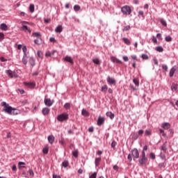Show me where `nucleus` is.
Wrapping results in <instances>:
<instances>
[{
    "label": "nucleus",
    "instance_id": "nucleus-20",
    "mask_svg": "<svg viewBox=\"0 0 178 178\" xmlns=\"http://www.w3.org/2000/svg\"><path fill=\"white\" fill-rule=\"evenodd\" d=\"M27 59H29V56L27 55H23L22 62L25 66L27 65Z\"/></svg>",
    "mask_w": 178,
    "mask_h": 178
},
{
    "label": "nucleus",
    "instance_id": "nucleus-2",
    "mask_svg": "<svg viewBox=\"0 0 178 178\" xmlns=\"http://www.w3.org/2000/svg\"><path fill=\"white\" fill-rule=\"evenodd\" d=\"M121 12L124 16L131 15V8L130 6H124L121 8Z\"/></svg>",
    "mask_w": 178,
    "mask_h": 178
},
{
    "label": "nucleus",
    "instance_id": "nucleus-42",
    "mask_svg": "<svg viewBox=\"0 0 178 178\" xmlns=\"http://www.w3.org/2000/svg\"><path fill=\"white\" fill-rule=\"evenodd\" d=\"M22 52H23V55H27V47L24 46L22 47Z\"/></svg>",
    "mask_w": 178,
    "mask_h": 178
},
{
    "label": "nucleus",
    "instance_id": "nucleus-19",
    "mask_svg": "<svg viewBox=\"0 0 178 178\" xmlns=\"http://www.w3.org/2000/svg\"><path fill=\"white\" fill-rule=\"evenodd\" d=\"M138 17L139 19H145V15H144V11L143 10H140L138 12Z\"/></svg>",
    "mask_w": 178,
    "mask_h": 178
},
{
    "label": "nucleus",
    "instance_id": "nucleus-43",
    "mask_svg": "<svg viewBox=\"0 0 178 178\" xmlns=\"http://www.w3.org/2000/svg\"><path fill=\"white\" fill-rule=\"evenodd\" d=\"M31 13H34V4H31L29 6Z\"/></svg>",
    "mask_w": 178,
    "mask_h": 178
},
{
    "label": "nucleus",
    "instance_id": "nucleus-48",
    "mask_svg": "<svg viewBox=\"0 0 178 178\" xmlns=\"http://www.w3.org/2000/svg\"><path fill=\"white\" fill-rule=\"evenodd\" d=\"M141 58L142 59H143V60H147V59L149 58L148 55L147 54H142Z\"/></svg>",
    "mask_w": 178,
    "mask_h": 178
},
{
    "label": "nucleus",
    "instance_id": "nucleus-33",
    "mask_svg": "<svg viewBox=\"0 0 178 178\" xmlns=\"http://www.w3.org/2000/svg\"><path fill=\"white\" fill-rule=\"evenodd\" d=\"M81 114L83 115V116H88V111H87V110L83 108L81 111Z\"/></svg>",
    "mask_w": 178,
    "mask_h": 178
},
{
    "label": "nucleus",
    "instance_id": "nucleus-26",
    "mask_svg": "<svg viewBox=\"0 0 178 178\" xmlns=\"http://www.w3.org/2000/svg\"><path fill=\"white\" fill-rule=\"evenodd\" d=\"M152 134V130L148 129L145 131V136H149Z\"/></svg>",
    "mask_w": 178,
    "mask_h": 178
},
{
    "label": "nucleus",
    "instance_id": "nucleus-34",
    "mask_svg": "<svg viewBox=\"0 0 178 178\" xmlns=\"http://www.w3.org/2000/svg\"><path fill=\"white\" fill-rule=\"evenodd\" d=\"M161 151H163V152H166V151H168V147H166V143L162 145Z\"/></svg>",
    "mask_w": 178,
    "mask_h": 178
},
{
    "label": "nucleus",
    "instance_id": "nucleus-64",
    "mask_svg": "<svg viewBox=\"0 0 178 178\" xmlns=\"http://www.w3.org/2000/svg\"><path fill=\"white\" fill-rule=\"evenodd\" d=\"M53 178H62L60 177V175L53 174Z\"/></svg>",
    "mask_w": 178,
    "mask_h": 178
},
{
    "label": "nucleus",
    "instance_id": "nucleus-45",
    "mask_svg": "<svg viewBox=\"0 0 178 178\" xmlns=\"http://www.w3.org/2000/svg\"><path fill=\"white\" fill-rule=\"evenodd\" d=\"M159 131L160 134H161L163 137H166V134L165 133V131L163 129H159Z\"/></svg>",
    "mask_w": 178,
    "mask_h": 178
},
{
    "label": "nucleus",
    "instance_id": "nucleus-22",
    "mask_svg": "<svg viewBox=\"0 0 178 178\" xmlns=\"http://www.w3.org/2000/svg\"><path fill=\"white\" fill-rule=\"evenodd\" d=\"M106 116L109 118L111 120L115 118V114L111 111L106 113Z\"/></svg>",
    "mask_w": 178,
    "mask_h": 178
},
{
    "label": "nucleus",
    "instance_id": "nucleus-32",
    "mask_svg": "<svg viewBox=\"0 0 178 178\" xmlns=\"http://www.w3.org/2000/svg\"><path fill=\"white\" fill-rule=\"evenodd\" d=\"M155 49L157 51V52H163V47L161 46L156 47Z\"/></svg>",
    "mask_w": 178,
    "mask_h": 178
},
{
    "label": "nucleus",
    "instance_id": "nucleus-10",
    "mask_svg": "<svg viewBox=\"0 0 178 178\" xmlns=\"http://www.w3.org/2000/svg\"><path fill=\"white\" fill-rule=\"evenodd\" d=\"M24 84L28 88H34L35 87V82H24Z\"/></svg>",
    "mask_w": 178,
    "mask_h": 178
},
{
    "label": "nucleus",
    "instance_id": "nucleus-16",
    "mask_svg": "<svg viewBox=\"0 0 178 178\" xmlns=\"http://www.w3.org/2000/svg\"><path fill=\"white\" fill-rule=\"evenodd\" d=\"M171 90L173 92H178V85L173 83L171 86Z\"/></svg>",
    "mask_w": 178,
    "mask_h": 178
},
{
    "label": "nucleus",
    "instance_id": "nucleus-4",
    "mask_svg": "<svg viewBox=\"0 0 178 178\" xmlns=\"http://www.w3.org/2000/svg\"><path fill=\"white\" fill-rule=\"evenodd\" d=\"M140 166L145 165L148 162V158L145 156V152H142L141 159L138 160Z\"/></svg>",
    "mask_w": 178,
    "mask_h": 178
},
{
    "label": "nucleus",
    "instance_id": "nucleus-7",
    "mask_svg": "<svg viewBox=\"0 0 178 178\" xmlns=\"http://www.w3.org/2000/svg\"><path fill=\"white\" fill-rule=\"evenodd\" d=\"M64 62H67V63H70V65H74V61L73 60V58L72 56H66L65 58H63Z\"/></svg>",
    "mask_w": 178,
    "mask_h": 178
},
{
    "label": "nucleus",
    "instance_id": "nucleus-60",
    "mask_svg": "<svg viewBox=\"0 0 178 178\" xmlns=\"http://www.w3.org/2000/svg\"><path fill=\"white\" fill-rule=\"evenodd\" d=\"M30 176H34V171L32 169H29V170Z\"/></svg>",
    "mask_w": 178,
    "mask_h": 178
},
{
    "label": "nucleus",
    "instance_id": "nucleus-9",
    "mask_svg": "<svg viewBox=\"0 0 178 178\" xmlns=\"http://www.w3.org/2000/svg\"><path fill=\"white\" fill-rule=\"evenodd\" d=\"M44 102L46 106H52V105L54 104V100H51L50 98L44 99Z\"/></svg>",
    "mask_w": 178,
    "mask_h": 178
},
{
    "label": "nucleus",
    "instance_id": "nucleus-35",
    "mask_svg": "<svg viewBox=\"0 0 178 178\" xmlns=\"http://www.w3.org/2000/svg\"><path fill=\"white\" fill-rule=\"evenodd\" d=\"M102 92H106V91H108V86L104 85L102 87Z\"/></svg>",
    "mask_w": 178,
    "mask_h": 178
},
{
    "label": "nucleus",
    "instance_id": "nucleus-14",
    "mask_svg": "<svg viewBox=\"0 0 178 178\" xmlns=\"http://www.w3.org/2000/svg\"><path fill=\"white\" fill-rule=\"evenodd\" d=\"M105 123V118H102L101 116H99L98 120H97V124L98 126H102Z\"/></svg>",
    "mask_w": 178,
    "mask_h": 178
},
{
    "label": "nucleus",
    "instance_id": "nucleus-57",
    "mask_svg": "<svg viewBox=\"0 0 178 178\" xmlns=\"http://www.w3.org/2000/svg\"><path fill=\"white\" fill-rule=\"evenodd\" d=\"M89 178H97V172H93Z\"/></svg>",
    "mask_w": 178,
    "mask_h": 178
},
{
    "label": "nucleus",
    "instance_id": "nucleus-50",
    "mask_svg": "<svg viewBox=\"0 0 178 178\" xmlns=\"http://www.w3.org/2000/svg\"><path fill=\"white\" fill-rule=\"evenodd\" d=\"M37 55H38V58H40V59H42V51H41L40 50L38 51Z\"/></svg>",
    "mask_w": 178,
    "mask_h": 178
},
{
    "label": "nucleus",
    "instance_id": "nucleus-25",
    "mask_svg": "<svg viewBox=\"0 0 178 178\" xmlns=\"http://www.w3.org/2000/svg\"><path fill=\"white\" fill-rule=\"evenodd\" d=\"M63 30V28L62 27L61 25H58V26L55 29L56 33H62Z\"/></svg>",
    "mask_w": 178,
    "mask_h": 178
},
{
    "label": "nucleus",
    "instance_id": "nucleus-17",
    "mask_svg": "<svg viewBox=\"0 0 178 178\" xmlns=\"http://www.w3.org/2000/svg\"><path fill=\"white\" fill-rule=\"evenodd\" d=\"M47 140L49 144H54V143H55V136H54V135H50L47 137Z\"/></svg>",
    "mask_w": 178,
    "mask_h": 178
},
{
    "label": "nucleus",
    "instance_id": "nucleus-54",
    "mask_svg": "<svg viewBox=\"0 0 178 178\" xmlns=\"http://www.w3.org/2000/svg\"><path fill=\"white\" fill-rule=\"evenodd\" d=\"M161 67H162V69L163 70H165V72H168V65H165V64H163L162 65H161Z\"/></svg>",
    "mask_w": 178,
    "mask_h": 178
},
{
    "label": "nucleus",
    "instance_id": "nucleus-12",
    "mask_svg": "<svg viewBox=\"0 0 178 178\" xmlns=\"http://www.w3.org/2000/svg\"><path fill=\"white\" fill-rule=\"evenodd\" d=\"M111 62H113V63H120V65H122V60H119V58H118L115 56H111Z\"/></svg>",
    "mask_w": 178,
    "mask_h": 178
},
{
    "label": "nucleus",
    "instance_id": "nucleus-61",
    "mask_svg": "<svg viewBox=\"0 0 178 178\" xmlns=\"http://www.w3.org/2000/svg\"><path fill=\"white\" fill-rule=\"evenodd\" d=\"M138 134L139 136H142L143 134H144V130L140 129V130L138 131Z\"/></svg>",
    "mask_w": 178,
    "mask_h": 178
},
{
    "label": "nucleus",
    "instance_id": "nucleus-3",
    "mask_svg": "<svg viewBox=\"0 0 178 178\" xmlns=\"http://www.w3.org/2000/svg\"><path fill=\"white\" fill-rule=\"evenodd\" d=\"M58 122H67L69 120V114L67 113H63L57 116Z\"/></svg>",
    "mask_w": 178,
    "mask_h": 178
},
{
    "label": "nucleus",
    "instance_id": "nucleus-58",
    "mask_svg": "<svg viewBox=\"0 0 178 178\" xmlns=\"http://www.w3.org/2000/svg\"><path fill=\"white\" fill-rule=\"evenodd\" d=\"M113 169L115 170V172H119V166H118V165H113Z\"/></svg>",
    "mask_w": 178,
    "mask_h": 178
},
{
    "label": "nucleus",
    "instance_id": "nucleus-13",
    "mask_svg": "<svg viewBox=\"0 0 178 178\" xmlns=\"http://www.w3.org/2000/svg\"><path fill=\"white\" fill-rule=\"evenodd\" d=\"M29 63L31 67H34V66H35V58L32 56L30 57L29 59Z\"/></svg>",
    "mask_w": 178,
    "mask_h": 178
},
{
    "label": "nucleus",
    "instance_id": "nucleus-24",
    "mask_svg": "<svg viewBox=\"0 0 178 178\" xmlns=\"http://www.w3.org/2000/svg\"><path fill=\"white\" fill-rule=\"evenodd\" d=\"M21 30H22V31H29V33H31V31L26 25H22V26L21 27Z\"/></svg>",
    "mask_w": 178,
    "mask_h": 178
},
{
    "label": "nucleus",
    "instance_id": "nucleus-5",
    "mask_svg": "<svg viewBox=\"0 0 178 178\" xmlns=\"http://www.w3.org/2000/svg\"><path fill=\"white\" fill-rule=\"evenodd\" d=\"M176 72H178V65H174L170 69V72H169L170 77H173V76H175V73H176Z\"/></svg>",
    "mask_w": 178,
    "mask_h": 178
},
{
    "label": "nucleus",
    "instance_id": "nucleus-29",
    "mask_svg": "<svg viewBox=\"0 0 178 178\" xmlns=\"http://www.w3.org/2000/svg\"><path fill=\"white\" fill-rule=\"evenodd\" d=\"M62 166L65 168H67V166H69V161L65 160L64 161H63Z\"/></svg>",
    "mask_w": 178,
    "mask_h": 178
},
{
    "label": "nucleus",
    "instance_id": "nucleus-55",
    "mask_svg": "<svg viewBox=\"0 0 178 178\" xmlns=\"http://www.w3.org/2000/svg\"><path fill=\"white\" fill-rule=\"evenodd\" d=\"M52 55H54V52L51 53V51H47L45 54V56L47 57L52 56Z\"/></svg>",
    "mask_w": 178,
    "mask_h": 178
},
{
    "label": "nucleus",
    "instance_id": "nucleus-44",
    "mask_svg": "<svg viewBox=\"0 0 178 178\" xmlns=\"http://www.w3.org/2000/svg\"><path fill=\"white\" fill-rule=\"evenodd\" d=\"M81 7L79 5H75L74 6V10H75V12H79V10H80Z\"/></svg>",
    "mask_w": 178,
    "mask_h": 178
},
{
    "label": "nucleus",
    "instance_id": "nucleus-51",
    "mask_svg": "<svg viewBox=\"0 0 178 178\" xmlns=\"http://www.w3.org/2000/svg\"><path fill=\"white\" fill-rule=\"evenodd\" d=\"M65 109H70V103H65L64 104Z\"/></svg>",
    "mask_w": 178,
    "mask_h": 178
},
{
    "label": "nucleus",
    "instance_id": "nucleus-56",
    "mask_svg": "<svg viewBox=\"0 0 178 178\" xmlns=\"http://www.w3.org/2000/svg\"><path fill=\"white\" fill-rule=\"evenodd\" d=\"M122 59L124 62H129V57L127 56H123Z\"/></svg>",
    "mask_w": 178,
    "mask_h": 178
},
{
    "label": "nucleus",
    "instance_id": "nucleus-38",
    "mask_svg": "<svg viewBox=\"0 0 178 178\" xmlns=\"http://www.w3.org/2000/svg\"><path fill=\"white\" fill-rule=\"evenodd\" d=\"M49 151V149L48 148V147H45L42 149V152L43 154H44L45 155H47V154H48V152Z\"/></svg>",
    "mask_w": 178,
    "mask_h": 178
},
{
    "label": "nucleus",
    "instance_id": "nucleus-8",
    "mask_svg": "<svg viewBox=\"0 0 178 178\" xmlns=\"http://www.w3.org/2000/svg\"><path fill=\"white\" fill-rule=\"evenodd\" d=\"M6 74L8 77H10V79H13V76H17V74H16V72H13L11 70H6Z\"/></svg>",
    "mask_w": 178,
    "mask_h": 178
},
{
    "label": "nucleus",
    "instance_id": "nucleus-6",
    "mask_svg": "<svg viewBox=\"0 0 178 178\" xmlns=\"http://www.w3.org/2000/svg\"><path fill=\"white\" fill-rule=\"evenodd\" d=\"M131 155L134 156V158H136V159H138L140 158V153L138 152V149H137V148L133 149L131 150Z\"/></svg>",
    "mask_w": 178,
    "mask_h": 178
},
{
    "label": "nucleus",
    "instance_id": "nucleus-21",
    "mask_svg": "<svg viewBox=\"0 0 178 178\" xmlns=\"http://www.w3.org/2000/svg\"><path fill=\"white\" fill-rule=\"evenodd\" d=\"M34 42L36 44V45H41V44H42V39L41 37L38 38L37 39L34 40Z\"/></svg>",
    "mask_w": 178,
    "mask_h": 178
},
{
    "label": "nucleus",
    "instance_id": "nucleus-53",
    "mask_svg": "<svg viewBox=\"0 0 178 178\" xmlns=\"http://www.w3.org/2000/svg\"><path fill=\"white\" fill-rule=\"evenodd\" d=\"M149 156H150L151 159H152L153 161L155 159V158H156V156H155V154H154L152 152H151L149 154Z\"/></svg>",
    "mask_w": 178,
    "mask_h": 178
},
{
    "label": "nucleus",
    "instance_id": "nucleus-39",
    "mask_svg": "<svg viewBox=\"0 0 178 178\" xmlns=\"http://www.w3.org/2000/svg\"><path fill=\"white\" fill-rule=\"evenodd\" d=\"M72 155L74 156V158H77V156H79V150L76 149L72 152Z\"/></svg>",
    "mask_w": 178,
    "mask_h": 178
},
{
    "label": "nucleus",
    "instance_id": "nucleus-27",
    "mask_svg": "<svg viewBox=\"0 0 178 178\" xmlns=\"http://www.w3.org/2000/svg\"><path fill=\"white\" fill-rule=\"evenodd\" d=\"M160 23L164 27H166L168 26V23L166 22V20H165V19L163 18H160Z\"/></svg>",
    "mask_w": 178,
    "mask_h": 178
},
{
    "label": "nucleus",
    "instance_id": "nucleus-15",
    "mask_svg": "<svg viewBox=\"0 0 178 178\" xmlns=\"http://www.w3.org/2000/svg\"><path fill=\"white\" fill-rule=\"evenodd\" d=\"M161 127L165 130H169L170 129V123L169 122H163L161 124Z\"/></svg>",
    "mask_w": 178,
    "mask_h": 178
},
{
    "label": "nucleus",
    "instance_id": "nucleus-28",
    "mask_svg": "<svg viewBox=\"0 0 178 178\" xmlns=\"http://www.w3.org/2000/svg\"><path fill=\"white\" fill-rule=\"evenodd\" d=\"M122 41H124L126 45H130V44H131V42H130V40H129V38H122Z\"/></svg>",
    "mask_w": 178,
    "mask_h": 178
},
{
    "label": "nucleus",
    "instance_id": "nucleus-63",
    "mask_svg": "<svg viewBox=\"0 0 178 178\" xmlns=\"http://www.w3.org/2000/svg\"><path fill=\"white\" fill-rule=\"evenodd\" d=\"M1 62H8V59L4 58L3 57L0 58Z\"/></svg>",
    "mask_w": 178,
    "mask_h": 178
},
{
    "label": "nucleus",
    "instance_id": "nucleus-52",
    "mask_svg": "<svg viewBox=\"0 0 178 178\" xmlns=\"http://www.w3.org/2000/svg\"><path fill=\"white\" fill-rule=\"evenodd\" d=\"M116 141L115 140H113L112 143H111V148H113V149H115V148L116 147Z\"/></svg>",
    "mask_w": 178,
    "mask_h": 178
},
{
    "label": "nucleus",
    "instance_id": "nucleus-59",
    "mask_svg": "<svg viewBox=\"0 0 178 178\" xmlns=\"http://www.w3.org/2000/svg\"><path fill=\"white\" fill-rule=\"evenodd\" d=\"M152 41L154 44H156V42H158V40H156V37L152 36Z\"/></svg>",
    "mask_w": 178,
    "mask_h": 178
},
{
    "label": "nucleus",
    "instance_id": "nucleus-46",
    "mask_svg": "<svg viewBox=\"0 0 178 178\" xmlns=\"http://www.w3.org/2000/svg\"><path fill=\"white\" fill-rule=\"evenodd\" d=\"M165 40L167 42H170L172 41V37H170V35H168L165 38Z\"/></svg>",
    "mask_w": 178,
    "mask_h": 178
},
{
    "label": "nucleus",
    "instance_id": "nucleus-36",
    "mask_svg": "<svg viewBox=\"0 0 178 178\" xmlns=\"http://www.w3.org/2000/svg\"><path fill=\"white\" fill-rule=\"evenodd\" d=\"M12 115H19V110L13 108Z\"/></svg>",
    "mask_w": 178,
    "mask_h": 178
},
{
    "label": "nucleus",
    "instance_id": "nucleus-11",
    "mask_svg": "<svg viewBox=\"0 0 178 178\" xmlns=\"http://www.w3.org/2000/svg\"><path fill=\"white\" fill-rule=\"evenodd\" d=\"M107 83L108 84H113V86L116 85V80L114 78H112L111 76L107 77Z\"/></svg>",
    "mask_w": 178,
    "mask_h": 178
},
{
    "label": "nucleus",
    "instance_id": "nucleus-18",
    "mask_svg": "<svg viewBox=\"0 0 178 178\" xmlns=\"http://www.w3.org/2000/svg\"><path fill=\"white\" fill-rule=\"evenodd\" d=\"M49 111H50L49 108L48 107H46L42 108V115H44V116H47V115L49 114Z\"/></svg>",
    "mask_w": 178,
    "mask_h": 178
},
{
    "label": "nucleus",
    "instance_id": "nucleus-47",
    "mask_svg": "<svg viewBox=\"0 0 178 178\" xmlns=\"http://www.w3.org/2000/svg\"><path fill=\"white\" fill-rule=\"evenodd\" d=\"M3 40H5V34H3V33L0 32V42L1 41H3Z\"/></svg>",
    "mask_w": 178,
    "mask_h": 178
},
{
    "label": "nucleus",
    "instance_id": "nucleus-40",
    "mask_svg": "<svg viewBox=\"0 0 178 178\" xmlns=\"http://www.w3.org/2000/svg\"><path fill=\"white\" fill-rule=\"evenodd\" d=\"M133 83L135 84V86H136V87H138V86H140V82L138 81V80H137V79H134Z\"/></svg>",
    "mask_w": 178,
    "mask_h": 178
},
{
    "label": "nucleus",
    "instance_id": "nucleus-23",
    "mask_svg": "<svg viewBox=\"0 0 178 178\" xmlns=\"http://www.w3.org/2000/svg\"><path fill=\"white\" fill-rule=\"evenodd\" d=\"M0 29L1 30H3V31H6L8 30V25H6L5 23H3L0 24Z\"/></svg>",
    "mask_w": 178,
    "mask_h": 178
},
{
    "label": "nucleus",
    "instance_id": "nucleus-1",
    "mask_svg": "<svg viewBox=\"0 0 178 178\" xmlns=\"http://www.w3.org/2000/svg\"><path fill=\"white\" fill-rule=\"evenodd\" d=\"M1 106H3V112L5 113H8V115H12V111H13V108L9 105V104L6 103V102H3L1 103Z\"/></svg>",
    "mask_w": 178,
    "mask_h": 178
},
{
    "label": "nucleus",
    "instance_id": "nucleus-31",
    "mask_svg": "<svg viewBox=\"0 0 178 178\" xmlns=\"http://www.w3.org/2000/svg\"><path fill=\"white\" fill-rule=\"evenodd\" d=\"M99 162H101V157H98L95 159V166H99Z\"/></svg>",
    "mask_w": 178,
    "mask_h": 178
},
{
    "label": "nucleus",
    "instance_id": "nucleus-30",
    "mask_svg": "<svg viewBox=\"0 0 178 178\" xmlns=\"http://www.w3.org/2000/svg\"><path fill=\"white\" fill-rule=\"evenodd\" d=\"M92 62L95 65H101V60H99V58H93Z\"/></svg>",
    "mask_w": 178,
    "mask_h": 178
},
{
    "label": "nucleus",
    "instance_id": "nucleus-41",
    "mask_svg": "<svg viewBox=\"0 0 178 178\" xmlns=\"http://www.w3.org/2000/svg\"><path fill=\"white\" fill-rule=\"evenodd\" d=\"M23 165H26V163L23 162V161H19L18 163V166L19 168H26V166Z\"/></svg>",
    "mask_w": 178,
    "mask_h": 178
},
{
    "label": "nucleus",
    "instance_id": "nucleus-37",
    "mask_svg": "<svg viewBox=\"0 0 178 178\" xmlns=\"http://www.w3.org/2000/svg\"><path fill=\"white\" fill-rule=\"evenodd\" d=\"M130 29H131V26H130V25L125 26L122 29V31H129V30H130Z\"/></svg>",
    "mask_w": 178,
    "mask_h": 178
},
{
    "label": "nucleus",
    "instance_id": "nucleus-62",
    "mask_svg": "<svg viewBox=\"0 0 178 178\" xmlns=\"http://www.w3.org/2000/svg\"><path fill=\"white\" fill-rule=\"evenodd\" d=\"M159 168H165V163H161L159 164Z\"/></svg>",
    "mask_w": 178,
    "mask_h": 178
},
{
    "label": "nucleus",
    "instance_id": "nucleus-49",
    "mask_svg": "<svg viewBox=\"0 0 178 178\" xmlns=\"http://www.w3.org/2000/svg\"><path fill=\"white\" fill-rule=\"evenodd\" d=\"M33 37H38V38L41 37V33L40 32H35L33 33Z\"/></svg>",
    "mask_w": 178,
    "mask_h": 178
}]
</instances>
